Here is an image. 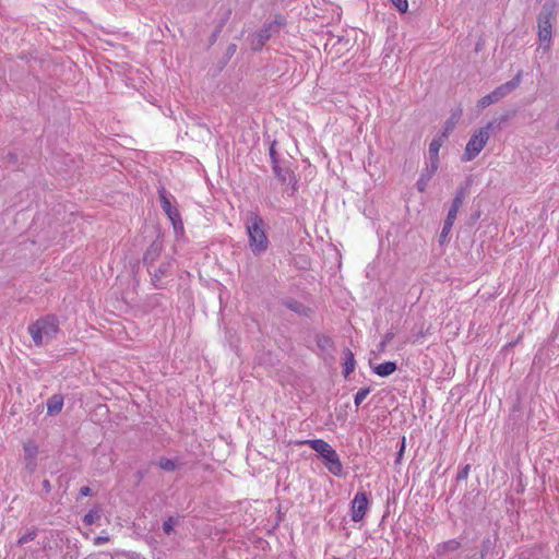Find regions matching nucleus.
<instances>
[{
    "label": "nucleus",
    "mask_w": 559,
    "mask_h": 559,
    "mask_svg": "<svg viewBox=\"0 0 559 559\" xmlns=\"http://www.w3.org/2000/svg\"><path fill=\"white\" fill-rule=\"evenodd\" d=\"M24 465L26 471L32 474L37 467L38 447L34 441H27L23 445Z\"/></svg>",
    "instance_id": "1a4fd4ad"
},
{
    "label": "nucleus",
    "mask_w": 559,
    "mask_h": 559,
    "mask_svg": "<svg viewBox=\"0 0 559 559\" xmlns=\"http://www.w3.org/2000/svg\"><path fill=\"white\" fill-rule=\"evenodd\" d=\"M391 1L400 12L404 13L407 11V8H408L407 0H391Z\"/></svg>",
    "instance_id": "a878e982"
},
{
    "label": "nucleus",
    "mask_w": 559,
    "mask_h": 559,
    "mask_svg": "<svg viewBox=\"0 0 559 559\" xmlns=\"http://www.w3.org/2000/svg\"><path fill=\"white\" fill-rule=\"evenodd\" d=\"M369 393H370L369 388H360L355 395V400H354L355 405L359 406L362 403V401L368 396Z\"/></svg>",
    "instance_id": "412c9836"
},
{
    "label": "nucleus",
    "mask_w": 559,
    "mask_h": 559,
    "mask_svg": "<svg viewBox=\"0 0 559 559\" xmlns=\"http://www.w3.org/2000/svg\"><path fill=\"white\" fill-rule=\"evenodd\" d=\"M270 156H271V158H272V163H273V165H275V163H277V160H276V152H275V150H274V145H272V146L270 147Z\"/></svg>",
    "instance_id": "473e14b6"
},
{
    "label": "nucleus",
    "mask_w": 559,
    "mask_h": 559,
    "mask_svg": "<svg viewBox=\"0 0 559 559\" xmlns=\"http://www.w3.org/2000/svg\"><path fill=\"white\" fill-rule=\"evenodd\" d=\"M436 171L437 169L433 168V165H430V168H427L425 171L421 173L416 183V187L419 192H424L426 190L428 182L430 181Z\"/></svg>",
    "instance_id": "4468645a"
},
{
    "label": "nucleus",
    "mask_w": 559,
    "mask_h": 559,
    "mask_svg": "<svg viewBox=\"0 0 559 559\" xmlns=\"http://www.w3.org/2000/svg\"><path fill=\"white\" fill-rule=\"evenodd\" d=\"M28 333L36 346L51 341L58 333V322L55 317L47 316L29 324Z\"/></svg>",
    "instance_id": "f03ea898"
},
{
    "label": "nucleus",
    "mask_w": 559,
    "mask_h": 559,
    "mask_svg": "<svg viewBox=\"0 0 559 559\" xmlns=\"http://www.w3.org/2000/svg\"><path fill=\"white\" fill-rule=\"evenodd\" d=\"M459 547H460V543L454 539L448 540L442 545V548L447 551H454V550L459 549Z\"/></svg>",
    "instance_id": "393cba45"
},
{
    "label": "nucleus",
    "mask_w": 559,
    "mask_h": 559,
    "mask_svg": "<svg viewBox=\"0 0 559 559\" xmlns=\"http://www.w3.org/2000/svg\"><path fill=\"white\" fill-rule=\"evenodd\" d=\"M157 464L162 469L166 472H175L179 466L176 460H170L167 457H160Z\"/></svg>",
    "instance_id": "a211bd4d"
},
{
    "label": "nucleus",
    "mask_w": 559,
    "mask_h": 559,
    "mask_svg": "<svg viewBox=\"0 0 559 559\" xmlns=\"http://www.w3.org/2000/svg\"><path fill=\"white\" fill-rule=\"evenodd\" d=\"M177 524V520H175L174 518H168L164 523H163V530L166 534H170L174 530V526Z\"/></svg>",
    "instance_id": "b1692460"
},
{
    "label": "nucleus",
    "mask_w": 559,
    "mask_h": 559,
    "mask_svg": "<svg viewBox=\"0 0 559 559\" xmlns=\"http://www.w3.org/2000/svg\"><path fill=\"white\" fill-rule=\"evenodd\" d=\"M454 224V219H451V218H445L444 221V224H443V228H442V231H441V235H440V240H444L447 238V236L450 234L451 229H452V226Z\"/></svg>",
    "instance_id": "4be33fe9"
},
{
    "label": "nucleus",
    "mask_w": 559,
    "mask_h": 559,
    "mask_svg": "<svg viewBox=\"0 0 559 559\" xmlns=\"http://www.w3.org/2000/svg\"><path fill=\"white\" fill-rule=\"evenodd\" d=\"M160 203L162 209L167 214L169 219L173 222L174 226L176 227L177 221L180 223V216L176 209H174L170 204V201L166 198L165 191H160Z\"/></svg>",
    "instance_id": "9b49d317"
},
{
    "label": "nucleus",
    "mask_w": 559,
    "mask_h": 559,
    "mask_svg": "<svg viewBox=\"0 0 559 559\" xmlns=\"http://www.w3.org/2000/svg\"><path fill=\"white\" fill-rule=\"evenodd\" d=\"M287 307L294 311H300L301 305L297 301H290L287 304Z\"/></svg>",
    "instance_id": "7c9ffc66"
},
{
    "label": "nucleus",
    "mask_w": 559,
    "mask_h": 559,
    "mask_svg": "<svg viewBox=\"0 0 559 559\" xmlns=\"http://www.w3.org/2000/svg\"><path fill=\"white\" fill-rule=\"evenodd\" d=\"M37 536V531L36 530H28L27 532H25L17 540V544L19 545H24V544H27L32 540H34Z\"/></svg>",
    "instance_id": "aec40b11"
},
{
    "label": "nucleus",
    "mask_w": 559,
    "mask_h": 559,
    "mask_svg": "<svg viewBox=\"0 0 559 559\" xmlns=\"http://www.w3.org/2000/svg\"><path fill=\"white\" fill-rule=\"evenodd\" d=\"M345 364H344V376L347 378L354 370L356 366V361L354 358V354L349 349L344 350Z\"/></svg>",
    "instance_id": "f3484780"
},
{
    "label": "nucleus",
    "mask_w": 559,
    "mask_h": 559,
    "mask_svg": "<svg viewBox=\"0 0 559 559\" xmlns=\"http://www.w3.org/2000/svg\"><path fill=\"white\" fill-rule=\"evenodd\" d=\"M63 406V399L60 395H53L47 402V413L49 415H56L61 412Z\"/></svg>",
    "instance_id": "2eb2a0df"
},
{
    "label": "nucleus",
    "mask_w": 559,
    "mask_h": 559,
    "mask_svg": "<svg viewBox=\"0 0 559 559\" xmlns=\"http://www.w3.org/2000/svg\"><path fill=\"white\" fill-rule=\"evenodd\" d=\"M447 139V133L436 136L429 144V158L435 169L439 166V151Z\"/></svg>",
    "instance_id": "9d476101"
},
{
    "label": "nucleus",
    "mask_w": 559,
    "mask_h": 559,
    "mask_svg": "<svg viewBox=\"0 0 559 559\" xmlns=\"http://www.w3.org/2000/svg\"><path fill=\"white\" fill-rule=\"evenodd\" d=\"M305 443L309 444L312 450L318 452L325 460V466L330 473L335 476L342 475L343 464L336 451L328 442L322 439H314L307 440Z\"/></svg>",
    "instance_id": "7ed1b4c3"
},
{
    "label": "nucleus",
    "mask_w": 559,
    "mask_h": 559,
    "mask_svg": "<svg viewBox=\"0 0 559 559\" xmlns=\"http://www.w3.org/2000/svg\"><path fill=\"white\" fill-rule=\"evenodd\" d=\"M282 25V19H275L274 21L265 24L263 28L252 34L250 37L251 49L255 51L261 50L272 35L280 32Z\"/></svg>",
    "instance_id": "423d86ee"
},
{
    "label": "nucleus",
    "mask_w": 559,
    "mask_h": 559,
    "mask_svg": "<svg viewBox=\"0 0 559 559\" xmlns=\"http://www.w3.org/2000/svg\"><path fill=\"white\" fill-rule=\"evenodd\" d=\"M469 473V465H466L460 473L457 478L459 479H466Z\"/></svg>",
    "instance_id": "c756f323"
},
{
    "label": "nucleus",
    "mask_w": 559,
    "mask_h": 559,
    "mask_svg": "<svg viewBox=\"0 0 559 559\" xmlns=\"http://www.w3.org/2000/svg\"><path fill=\"white\" fill-rule=\"evenodd\" d=\"M459 116L460 114L457 116H452V118L447 122V131H451L454 128Z\"/></svg>",
    "instance_id": "cd10ccee"
},
{
    "label": "nucleus",
    "mask_w": 559,
    "mask_h": 559,
    "mask_svg": "<svg viewBox=\"0 0 559 559\" xmlns=\"http://www.w3.org/2000/svg\"><path fill=\"white\" fill-rule=\"evenodd\" d=\"M551 11L544 8L538 15V37L540 41V48L545 51L549 50L551 43Z\"/></svg>",
    "instance_id": "0eeeda50"
},
{
    "label": "nucleus",
    "mask_w": 559,
    "mask_h": 559,
    "mask_svg": "<svg viewBox=\"0 0 559 559\" xmlns=\"http://www.w3.org/2000/svg\"><path fill=\"white\" fill-rule=\"evenodd\" d=\"M245 225L252 253L258 255L265 252L269 247V239L262 217L254 212H250L246 217Z\"/></svg>",
    "instance_id": "f257e3e1"
},
{
    "label": "nucleus",
    "mask_w": 559,
    "mask_h": 559,
    "mask_svg": "<svg viewBox=\"0 0 559 559\" xmlns=\"http://www.w3.org/2000/svg\"><path fill=\"white\" fill-rule=\"evenodd\" d=\"M492 128L493 123L488 122L472 134L466 144L462 160L471 162L483 151L489 140Z\"/></svg>",
    "instance_id": "20e7f679"
},
{
    "label": "nucleus",
    "mask_w": 559,
    "mask_h": 559,
    "mask_svg": "<svg viewBox=\"0 0 559 559\" xmlns=\"http://www.w3.org/2000/svg\"><path fill=\"white\" fill-rule=\"evenodd\" d=\"M80 493H81V496H83V497L90 496V495H91V488H90V487H87V486H83V487L80 489Z\"/></svg>",
    "instance_id": "2f4dec72"
},
{
    "label": "nucleus",
    "mask_w": 559,
    "mask_h": 559,
    "mask_svg": "<svg viewBox=\"0 0 559 559\" xmlns=\"http://www.w3.org/2000/svg\"><path fill=\"white\" fill-rule=\"evenodd\" d=\"M43 487H44V489L46 490V492H49V491H50V488H51L49 480L45 479V480L43 481Z\"/></svg>",
    "instance_id": "72a5a7b5"
},
{
    "label": "nucleus",
    "mask_w": 559,
    "mask_h": 559,
    "mask_svg": "<svg viewBox=\"0 0 559 559\" xmlns=\"http://www.w3.org/2000/svg\"><path fill=\"white\" fill-rule=\"evenodd\" d=\"M558 127H559V120H558Z\"/></svg>",
    "instance_id": "f704fd0d"
},
{
    "label": "nucleus",
    "mask_w": 559,
    "mask_h": 559,
    "mask_svg": "<svg viewBox=\"0 0 559 559\" xmlns=\"http://www.w3.org/2000/svg\"><path fill=\"white\" fill-rule=\"evenodd\" d=\"M318 345H319L321 348L325 349V348H329V347H331V346H332V341H331L329 337H320V338L318 340Z\"/></svg>",
    "instance_id": "bb28decb"
},
{
    "label": "nucleus",
    "mask_w": 559,
    "mask_h": 559,
    "mask_svg": "<svg viewBox=\"0 0 559 559\" xmlns=\"http://www.w3.org/2000/svg\"><path fill=\"white\" fill-rule=\"evenodd\" d=\"M273 170L276 178L283 183H290L294 180L293 171L287 167H281L278 163H275V165H273Z\"/></svg>",
    "instance_id": "ddd939ff"
},
{
    "label": "nucleus",
    "mask_w": 559,
    "mask_h": 559,
    "mask_svg": "<svg viewBox=\"0 0 559 559\" xmlns=\"http://www.w3.org/2000/svg\"><path fill=\"white\" fill-rule=\"evenodd\" d=\"M465 198H466L465 189L460 188L456 191L455 197H454L453 202H452V205H451V207H450V210L448 212V215H447L448 218H451V219L455 221L457 212H459L460 207L462 206L463 201L465 200Z\"/></svg>",
    "instance_id": "f8f14e48"
},
{
    "label": "nucleus",
    "mask_w": 559,
    "mask_h": 559,
    "mask_svg": "<svg viewBox=\"0 0 559 559\" xmlns=\"http://www.w3.org/2000/svg\"><path fill=\"white\" fill-rule=\"evenodd\" d=\"M393 337H394V333L388 332L384 335L382 342H380V344L378 345V352L383 353L385 350L386 345L393 340Z\"/></svg>",
    "instance_id": "5701e85b"
},
{
    "label": "nucleus",
    "mask_w": 559,
    "mask_h": 559,
    "mask_svg": "<svg viewBox=\"0 0 559 559\" xmlns=\"http://www.w3.org/2000/svg\"><path fill=\"white\" fill-rule=\"evenodd\" d=\"M369 507V499L365 491H359L355 495L352 501L350 516L354 522H359L364 519Z\"/></svg>",
    "instance_id": "6e6552de"
},
{
    "label": "nucleus",
    "mask_w": 559,
    "mask_h": 559,
    "mask_svg": "<svg viewBox=\"0 0 559 559\" xmlns=\"http://www.w3.org/2000/svg\"><path fill=\"white\" fill-rule=\"evenodd\" d=\"M108 540H109L108 536H98V537L94 538L93 543H94L95 546H99V545H102L104 543H107Z\"/></svg>",
    "instance_id": "c85d7f7f"
},
{
    "label": "nucleus",
    "mask_w": 559,
    "mask_h": 559,
    "mask_svg": "<svg viewBox=\"0 0 559 559\" xmlns=\"http://www.w3.org/2000/svg\"><path fill=\"white\" fill-rule=\"evenodd\" d=\"M520 82H521V73H518L513 80L498 86L491 93L481 97L477 104L478 108L484 109L492 104L498 103L499 100L504 98L507 95H509L512 91H514L520 85Z\"/></svg>",
    "instance_id": "39448f33"
},
{
    "label": "nucleus",
    "mask_w": 559,
    "mask_h": 559,
    "mask_svg": "<svg viewBox=\"0 0 559 559\" xmlns=\"http://www.w3.org/2000/svg\"><path fill=\"white\" fill-rule=\"evenodd\" d=\"M102 516V510L99 508H95L88 511V513L85 514L83 522L86 525H92L96 523Z\"/></svg>",
    "instance_id": "6ab92c4d"
},
{
    "label": "nucleus",
    "mask_w": 559,
    "mask_h": 559,
    "mask_svg": "<svg viewBox=\"0 0 559 559\" xmlns=\"http://www.w3.org/2000/svg\"><path fill=\"white\" fill-rule=\"evenodd\" d=\"M396 370V364L393 361H385L374 368V372L380 377H388Z\"/></svg>",
    "instance_id": "dca6fc26"
}]
</instances>
